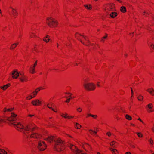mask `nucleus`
<instances>
[{
	"instance_id": "nucleus-7",
	"label": "nucleus",
	"mask_w": 154,
	"mask_h": 154,
	"mask_svg": "<svg viewBox=\"0 0 154 154\" xmlns=\"http://www.w3.org/2000/svg\"><path fill=\"white\" fill-rule=\"evenodd\" d=\"M69 147L71 150L76 154H86L74 145L70 144Z\"/></svg>"
},
{
	"instance_id": "nucleus-12",
	"label": "nucleus",
	"mask_w": 154,
	"mask_h": 154,
	"mask_svg": "<svg viewBox=\"0 0 154 154\" xmlns=\"http://www.w3.org/2000/svg\"><path fill=\"white\" fill-rule=\"evenodd\" d=\"M153 107V105L151 103L147 105L146 106V109L147 112L149 113L154 112Z\"/></svg>"
},
{
	"instance_id": "nucleus-40",
	"label": "nucleus",
	"mask_w": 154,
	"mask_h": 154,
	"mask_svg": "<svg viewBox=\"0 0 154 154\" xmlns=\"http://www.w3.org/2000/svg\"><path fill=\"white\" fill-rule=\"evenodd\" d=\"M67 94L69 95V96L70 97V99H73L75 97L72 96V94L70 93H67Z\"/></svg>"
},
{
	"instance_id": "nucleus-54",
	"label": "nucleus",
	"mask_w": 154,
	"mask_h": 154,
	"mask_svg": "<svg viewBox=\"0 0 154 154\" xmlns=\"http://www.w3.org/2000/svg\"><path fill=\"white\" fill-rule=\"evenodd\" d=\"M138 120H139V121H140L141 122H142V123L143 124H144V122H143V121L140 118H139L138 119Z\"/></svg>"
},
{
	"instance_id": "nucleus-24",
	"label": "nucleus",
	"mask_w": 154,
	"mask_h": 154,
	"mask_svg": "<svg viewBox=\"0 0 154 154\" xmlns=\"http://www.w3.org/2000/svg\"><path fill=\"white\" fill-rule=\"evenodd\" d=\"M98 129H96L95 131H93L91 129H89L88 130V132L89 133L91 134H96L98 132Z\"/></svg>"
},
{
	"instance_id": "nucleus-59",
	"label": "nucleus",
	"mask_w": 154,
	"mask_h": 154,
	"mask_svg": "<svg viewBox=\"0 0 154 154\" xmlns=\"http://www.w3.org/2000/svg\"><path fill=\"white\" fill-rule=\"evenodd\" d=\"M134 33V32H132L130 33V36L131 37H133V36Z\"/></svg>"
},
{
	"instance_id": "nucleus-64",
	"label": "nucleus",
	"mask_w": 154,
	"mask_h": 154,
	"mask_svg": "<svg viewBox=\"0 0 154 154\" xmlns=\"http://www.w3.org/2000/svg\"><path fill=\"white\" fill-rule=\"evenodd\" d=\"M97 154H101L100 152H97Z\"/></svg>"
},
{
	"instance_id": "nucleus-47",
	"label": "nucleus",
	"mask_w": 154,
	"mask_h": 154,
	"mask_svg": "<svg viewBox=\"0 0 154 154\" xmlns=\"http://www.w3.org/2000/svg\"><path fill=\"white\" fill-rule=\"evenodd\" d=\"M5 122V120L4 119L0 118V124Z\"/></svg>"
},
{
	"instance_id": "nucleus-50",
	"label": "nucleus",
	"mask_w": 154,
	"mask_h": 154,
	"mask_svg": "<svg viewBox=\"0 0 154 154\" xmlns=\"http://www.w3.org/2000/svg\"><path fill=\"white\" fill-rule=\"evenodd\" d=\"M106 135L109 137H110L111 135V133L110 132H108L106 133Z\"/></svg>"
},
{
	"instance_id": "nucleus-37",
	"label": "nucleus",
	"mask_w": 154,
	"mask_h": 154,
	"mask_svg": "<svg viewBox=\"0 0 154 154\" xmlns=\"http://www.w3.org/2000/svg\"><path fill=\"white\" fill-rule=\"evenodd\" d=\"M138 137L140 138L142 137H143V134L141 132H136V133Z\"/></svg>"
},
{
	"instance_id": "nucleus-51",
	"label": "nucleus",
	"mask_w": 154,
	"mask_h": 154,
	"mask_svg": "<svg viewBox=\"0 0 154 154\" xmlns=\"http://www.w3.org/2000/svg\"><path fill=\"white\" fill-rule=\"evenodd\" d=\"M49 120L50 121H51V122H53V118H52V117H50L49 118Z\"/></svg>"
},
{
	"instance_id": "nucleus-20",
	"label": "nucleus",
	"mask_w": 154,
	"mask_h": 154,
	"mask_svg": "<svg viewBox=\"0 0 154 154\" xmlns=\"http://www.w3.org/2000/svg\"><path fill=\"white\" fill-rule=\"evenodd\" d=\"M146 91L149 92L151 95H154V90L152 88H148Z\"/></svg>"
},
{
	"instance_id": "nucleus-25",
	"label": "nucleus",
	"mask_w": 154,
	"mask_h": 154,
	"mask_svg": "<svg viewBox=\"0 0 154 154\" xmlns=\"http://www.w3.org/2000/svg\"><path fill=\"white\" fill-rule=\"evenodd\" d=\"M12 14L13 15V16L16 17L17 15V11L15 9H12Z\"/></svg>"
},
{
	"instance_id": "nucleus-6",
	"label": "nucleus",
	"mask_w": 154,
	"mask_h": 154,
	"mask_svg": "<svg viewBox=\"0 0 154 154\" xmlns=\"http://www.w3.org/2000/svg\"><path fill=\"white\" fill-rule=\"evenodd\" d=\"M84 86L85 89L87 91H94L96 88V85L93 83H85Z\"/></svg>"
},
{
	"instance_id": "nucleus-17",
	"label": "nucleus",
	"mask_w": 154,
	"mask_h": 154,
	"mask_svg": "<svg viewBox=\"0 0 154 154\" xmlns=\"http://www.w3.org/2000/svg\"><path fill=\"white\" fill-rule=\"evenodd\" d=\"M82 146L86 151H88V150H90L91 149L90 146L87 143H82Z\"/></svg>"
},
{
	"instance_id": "nucleus-10",
	"label": "nucleus",
	"mask_w": 154,
	"mask_h": 154,
	"mask_svg": "<svg viewBox=\"0 0 154 154\" xmlns=\"http://www.w3.org/2000/svg\"><path fill=\"white\" fill-rule=\"evenodd\" d=\"M46 147L47 146L44 142L42 141L38 143V148L40 151L45 150Z\"/></svg>"
},
{
	"instance_id": "nucleus-63",
	"label": "nucleus",
	"mask_w": 154,
	"mask_h": 154,
	"mask_svg": "<svg viewBox=\"0 0 154 154\" xmlns=\"http://www.w3.org/2000/svg\"><path fill=\"white\" fill-rule=\"evenodd\" d=\"M9 8L10 9H11V11L12 10V9H14L11 6H10L9 7Z\"/></svg>"
},
{
	"instance_id": "nucleus-34",
	"label": "nucleus",
	"mask_w": 154,
	"mask_h": 154,
	"mask_svg": "<svg viewBox=\"0 0 154 154\" xmlns=\"http://www.w3.org/2000/svg\"><path fill=\"white\" fill-rule=\"evenodd\" d=\"M0 154H7V153L4 149H0Z\"/></svg>"
},
{
	"instance_id": "nucleus-4",
	"label": "nucleus",
	"mask_w": 154,
	"mask_h": 154,
	"mask_svg": "<svg viewBox=\"0 0 154 154\" xmlns=\"http://www.w3.org/2000/svg\"><path fill=\"white\" fill-rule=\"evenodd\" d=\"M75 37L84 45L86 46L89 45H90V42L87 37L81 35L78 32L75 33Z\"/></svg>"
},
{
	"instance_id": "nucleus-60",
	"label": "nucleus",
	"mask_w": 154,
	"mask_h": 154,
	"mask_svg": "<svg viewBox=\"0 0 154 154\" xmlns=\"http://www.w3.org/2000/svg\"><path fill=\"white\" fill-rule=\"evenodd\" d=\"M130 125L131 126L134 127L135 126V125L133 123H131L130 124Z\"/></svg>"
},
{
	"instance_id": "nucleus-46",
	"label": "nucleus",
	"mask_w": 154,
	"mask_h": 154,
	"mask_svg": "<svg viewBox=\"0 0 154 154\" xmlns=\"http://www.w3.org/2000/svg\"><path fill=\"white\" fill-rule=\"evenodd\" d=\"M91 113H87L86 115V118H88L90 117H91Z\"/></svg>"
},
{
	"instance_id": "nucleus-18",
	"label": "nucleus",
	"mask_w": 154,
	"mask_h": 154,
	"mask_svg": "<svg viewBox=\"0 0 154 154\" xmlns=\"http://www.w3.org/2000/svg\"><path fill=\"white\" fill-rule=\"evenodd\" d=\"M54 139V137L53 136H49L48 138L45 139V140L49 143L52 142Z\"/></svg>"
},
{
	"instance_id": "nucleus-53",
	"label": "nucleus",
	"mask_w": 154,
	"mask_h": 154,
	"mask_svg": "<svg viewBox=\"0 0 154 154\" xmlns=\"http://www.w3.org/2000/svg\"><path fill=\"white\" fill-rule=\"evenodd\" d=\"M100 82H98L97 83V87H100Z\"/></svg>"
},
{
	"instance_id": "nucleus-57",
	"label": "nucleus",
	"mask_w": 154,
	"mask_h": 154,
	"mask_svg": "<svg viewBox=\"0 0 154 154\" xmlns=\"http://www.w3.org/2000/svg\"><path fill=\"white\" fill-rule=\"evenodd\" d=\"M34 115V114H29L27 116L28 117H32Z\"/></svg>"
},
{
	"instance_id": "nucleus-58",
	"label": "nucleus",
	"mask_w": 154,
	"mask_h": 154,
	"mask_svg": "<svg viewBox=\"0 0 154 154\" xmlns=\"http://www.w3.org/2000/svg\"><path fill=\"white\" fill-rule=\"evenodd\" d=\"M47 107L48 108H49V109H51L52 108V107L51 106H50V105L49 104H48L47 105Z\"/></svg>"
},
{
	"instance_id": "nucleus-61",
	"label": "nucleus",
	"mask_w": 154,
	"mask_h": 154,
	"mask_svg": "<svg viewBox=\"0 0 154 154\" xmlns=\"http://www.w3.org/2000/svg\"><path fill=\"white\" fill-rule=\"evenodd\" d=\"M125 154H131V153L129 152H125Z\"/></svg>"
},
{
	"instance_id": "nucleus-56",
	"label": "nucleus",
	"mask_w": 154,
	"mask_h": 154,
	"mask_svg": "<svg viewBox=\"0 0 154 154\" xmlns=\"http://www.w3.org/2000/svg\"><path fill=\"white\" fill-rule=\"evenodd\" d=\"M151 129L152 131L154 132V124H153V126L151 128Z\"/></svg>"
},
{
	"instance_id": "nucleus-49",
	"label": "nucleus",
	"mask_w": 154,
	"mask_h": 154,
	"mask_svg": "<svg viewBox=\"0 0 154 154\" xmlns=\"http://www.w3.org/2000/svg\"><path fill=\"white\" fill-rule=\"evenodd\" d=\"M131 99H132V97H133L134 93H133V90L131 88Z\"/></svg>"
},
{
	"instance_id": "nucleus-43",
	"label": "nucleus",
	"mask_w": 154,
	"mask_h": 154,
	"mask_svg": "<svg viewBox=\"0 0 154 154\" xmlns=\"http://www.w3.org/2000/svg\"><path fill=\"white\" fill-rule=\"evenodd\" d=\"M149 141L151 145H152L153 144V141L152 139H151V138L149 140Z\"/></svg>"
},
{
	"instance_id": "nucleus-35",
	"label": "nucleus",
	"mask_w": 154,
	"mask_h": 154,
	"mask_svg": "<svg viewBox=\"0 0 154 154\" xmlns=\"http://www.w3.org/2000/svg\"><path fill=\"white\" fill-rule=\"evenodd\" d=\"M143 96L141 95H139L137 97L138 100L140 101H142L143 100Z\"/></svg>"
},
{
	"instance_id": "nucleus-1",
	"label": "nucleus",
	"mask_w": 154,
	"mask_h": 154,
	"mask_svg": "<svg viewBox=\"0 0 154 154\" xmlns=\"http://www.w3.org/2000/svg\"><path fill=\"white\" fill-rule=\"evenodd\" d=\"M14 125L17 130L23 133L25 135L26 133L34 131L37 128L36 126L34 124L25 125L20 122H14Z\"/></svg>"
},
{
	"instance_id": "nucleus-36",
	"label": "nucleus",
	"mask_w": 154,
	"mask_h": 154,
	"mask_svg": "<svg viewBox=\"0 0 154 154\" xmlns=\"http://www.w3.org/2000/svg\"><path fill=\"white\" fill-rule=\"evenodd\" d=\"M110 145L114 147L115 146H116V143L115 141H113L111 142L110 143Z\"/></svg>"
},
{
	"instance_id": "nucleus-52",
	"label": "nucleus",
	"mask_w": 154,
	"mask_h": 154,
	"mask_svg": "<svg viewBox=\"0 0 154 154\" xmlns=\"http://www.w3.org/2000/svg\"><path fill=\"white\" fill-rule=\"evenodd\" d=\"M34 50L35 52L37 53H38L39 52L38 50L37 49V48L35 47Z\"/></svg>"
},
{
	"instance_id": "nucleus-26",
	"label": "nucleus",
	"mask_w": 154,
	"mask_h": 154,
	"mask_svg": "<svg viewBox=\"0 0 154 154\" xmlns=\"http://www.w3.org/2000/svg\"><path fill=\"white\" fill-rule=\"evenodd\" d=\"M117 15V14L116 12H112L110 13V16L111 18H114L116 17Z\"/></svg>"
},
{
	"instance_id": "nucleus-30",
	"label": "nucleus",
	"mask_w": 154,
	"mask_h": 154,
	"mask_svg": "<svg viewBox=\"0 0 154 154\" xmlns=\"http://www.w3.org/2000/svg\"><path fill=\"white\" fill-rule=\"evenodd\" d=\"M68 114L66 112L61 113V116L62 117L65 119H67V116H68Z\"/></svg>"
},
{
	"instance_id": "nucleus-55",
	"label": "nucleus",
	"mask_w": 154,
	"mask_h": 154,
	"mask_svg": "<svg viewBox=\"0 0 154 154\" xmlns=\"http://www.w3.org/2000/svg\"><path fill=\"white\" fill-rule=\"evenodd\" d=\"M70 98H69V99H67L66 101V103H69V102L70 101Z\"/></svg>"
},
{
	"instance_id": "nucleus-39",
	"label": "nucleus",
	"mask_w": 154,
	"mask_h": 154,
	"mask_svg": "<svg viewBox=\"0 0 154 154\" xmlns=\"http://www.w3.org/2000/svg\"><path fill=\"white\" fill-rule=\"evenodd\" d=\"M107 35H106L105 36H103L101 39V41L102 42H104L105 40V39L107 38Z\"/></svg>"
},
{
	"instance_id": "nucleus-38",
	"label": "nucleus",
	"mask_w": 154,
	"mask_h": 154,
	"mask_svg": "<svg viewBox=\"0 0 154 154\" xmlns=\"http://www.w3.org/2000/svg\"><path fill=\"white\" fill-rule=\"evenodd\" d=\"M76 110L78 112L80 113L82 112V109L80 107H79L77 108Z\"/></svg>"
},
{
	"instance_id": "nucleus-14",
	"label": "nucleus",
	"mask_w": 154,
	"mask_h": 154,
	"mask_svg": "<svg viewBox=\"0 0 154 154\" xmlns=\"http://www.w3.org/2000/svg\"><path fill=\"white\" fill-rule=\"evenodd\" d=\"M37 64V61H36L31 66L30 69L29 71L30 73L33 74L35 73V68Z\"/></svg>"
},
{
	"instance_id": "nucleus-19",
	"label": "nucleus",
	"mask_w": 154,
	"mask_h": 154,
	"mask_svg": "<svg viewBox=\"0 0 154 154\" xmlns=\"http://www.w3.org/2000/svg\"><path fill=\"white\" fill-rule=\"evenodd\" d=\"M11 85L10 83H8L3 86H2L0 87V88L4 91L6 90Z\"/></svg>"
},
{
	"instance_id": "nucleus-29",
	"label": "nucleus",
	"mask_w": 154,
	"mask_h": 154,
	"mask_svg": "<svg viewBox=\"0 0 154 154\" xmlns=\"http://www.w3.org/2000/svg\"><path fill=\"white\" fill-rule=\"evenodd\" d=\"M85 7L87 9L90 10L92 8L91 5H84Z\"/></svg>"
},
{
	"instance_id": "nucleus-31",
	"label": "nucleus",
	"mask_w": 154,
	"mask_h": 154,
	"mask_svg": "<svg viewBox=\"0 0 154 154\" xmlns=\"http://www.w3.org/2000/svg\"><path fill=\"white\" fill-rule=\"evenodd\" d=\"M125 117L129 121L131 120L132 119L131 117L128 114L125 115Z\"/></svg>"
},
{
	"instance_id": "nucleus-15",
	"label": "nucleus",
	"mask_w": 154,
	"mask_h": 154,
	"mask_svg": "<svg viewBox=\"0 0 154 154\" xmlns=\"http://www.w3.org/2000/svg\"><path fill=\"white\" fill-rule=\"evenodd\" d=\"M20 73L21 72H18L17 70H14L12 72L11 75L12 76V77L13 79H17L18 76L19 77Z\"/></svg>"
},
{
	"instance_id": "nucleus-16",
	"label": "nucleus",
	"mask_w": 154,
	"mask_h": 154,
	"mask_svg": "<svg viewBox=\"0 0 154 154\" xmlns=\"http://www.w3.org/2000/svg\"><path fill=\"white\" fill-rule=\"evenodd\" d=\"M17 115L14 113H11V116L8 118L7 120L10 121H13L16 119Z\"/></svg>"
},
{
	"instance_id": "nucleus-48",
	"label": "nucleus",
	"mask_w": 154,
	"mask_h": 154,
	"mask_svg": "<svg viewBox=\"0 0 154 154\" xmlns=\"http://www.w3.org/2000/svg\"><path fill=\"white\" fill-rule=\"evenodd\" d=\"M90 81L89 79L88 78L85 79V83H87V82L88 81Z\"/></svg>"
},
{
	"instance_id": "nucleus-32",
	"label": "nucleus",
	"mask_w": 154,
	"mask_h": 154,
	"mask_svg": "<svg viewBox=\"0 0 154 154\" xmlns=\"http://www.w3.org/2000/svg\"><path fill=\"white\" fill-rule=\"evenodd\" d=\"M75 128L77 129H80L81 127V125L78 123H76L75 125Z\"/></svg>"
},
{
	"instance_id": "nucleus-22",
	"label": "nucleus",
	"mask_w": 154,
	"mask_h": 154,
	"mask_svg": "<svg viewBox=\"0 0 154 154\" xmlns=\"http://www.w3.org/2000/svg\"><path fill=\"white\" fill-rule=\"evenodd\" d=\"M51 39L50 36L47 35L43 38V40L46 43L48 42Z\"/></svg>"
},
{
	"instance_id": "nucleus-2",
	"label": "nucleus",
	"mask_w": 154,
	"mask_h": 154,
	"mask_svg": "<svg viewBox=\"0 0 154 154\" xmlns=\"http://www.w3.org/2000/svg\"><path fill=\"white\" fill-rule=\"evenodd\" d=\"M64 142L60 138H58L56 141V143L54 146L55 150L58 152L63 151L65 149Z\"/></svg>"
},
{
	"instance_id": "nucleus-8",
	"label": "nucleus",
	"mask_w": 154,
	"mask_h": 154,
	"mask_svg": "<svg viewBox=\"0 0 154 154\" xmlns=\"http://www.w3.org/2000/svg\"><path fill=\"white\" fill-rule=\"evenodd\" d=\"M29 133H26L25 135V137L27 139H29L30 138H39L41 136L37 133H32L30 135H28Z\"/></svg>"
},
{
	"instance_id": "nucleus-28",
	"label": "nucleus",
	"mask_w": 154,
	"mask_h": 154,
	"mask_svg": "<svg viewBox=\"0 0 154 154\" xmlns=\"http://www.w3.org/2000/svg\"><path fill=\"white\" fill-rule=\"evenodd\" d=\"M110 150L112 151V153L113 154H118V152L117 150L113 149V148H110Z\"/></svg>"
},
{
	"instance_id": "nucleus-62",
	"label": "nucleus",
	"mask_w": 154,
	"mask_h": 154,
	"mask_svg": "<svg viewBox=\"0 0 154 154\" xmlns=\"http://www.w3.org/2000/svg\"><path fill=\"white\" fill-rule=\"evenodd\" d=\"M0 14H1V16L2 17L3 16V15L2 14V11H1V9H0Z\"/></svg>"
},
{
	"instance_id": "nucleus-13",
	"label": "nucleus",
	"mask_w": 154,
	"mask_h": 154,
	"mask_svg": "<svg viewBox=\"0 0 154 154\" xmlns=\"http://www.w3.org/2000/svg\"><path fill=\"white\" fill-rule=\"evenodd\" d=\"M32 105L35 106H38L41 105L42 102V101L38 99H35L31 102Z\"/></svg>"
},
{
	"instance_id": "nucleus-44",
	"label": "nucleus",
	"mask_w": 154,
	"mask_h": 154,
	"mask_svg": "<svg viewBox=\"0 0 154 154\" xmlns=\"http://www.w3.org/2000/svg\"><path fill=\"white\" fill-rule=\"evenodd\" d=\"M91 117L93 118L94 119H96L97 116L96 115H93L91 114Z\"/></svg>"
},
{
	"instance_id": "nucleus-23",
	"label": "nucleus",
	"mask_w": 154,
	"mask_h": 154,
	"mask_svg": "<svg viewBox=\"0 0 154 154\" xmlns=\"http://www.w3.org/2000/svg\"><path fill=\"white\" fill-rule=\"evenodd\" d=\"M14 108H4L3 110V112H8L12 111L14 110Z\"/></svg>"
},
{
	"instance_id": "nucleus-41",
	"label": "nucleus",
	"mask_w": 154,
	"mask_h": 154,
	"mask_svg": "<svg viewBox=\"0 0 154 154\" xmlns=\"http://www.w3.org/2000/svg\"><path fill=\"white\" fill-rule=\"evenodd\" d=\"M74 117V116H70V115H69L68 114V116H67V119H72Z\"/></svg>"
},
{
	"instance_id": "nucleus-21",
	"label": "nucleus",
	"mask_w": 154,
	"mask_h": 154,
	"mask_svg": "<svg viewBox=\"0 0 154 154\" xmlns=\"http://www.w3.org/2000/svg\"><path fill=\"white\" fill-rule=\"evenodd\" d=\"M19 42H17L16 43H14L11 45L10 49L11 50H13L15 49V48L17 46V45L19 44Z\"/></svg>"
},
{
	"instance_id": "nucleus-3",
	"label": "nucleus",
	"mask_w": 154,
	"mask_h": 154,
	"mask_svg": "<svg viewBox=\"0 0 154 154\" xmlns=\"http://www.w3.org/2000/svg\"><path fill=\"white\" fill-rule=\"evenodd\" d=\"M46 23L49 27L51 28L56 27L58 25V23L57 20L51 16L47 17Z\"/></svg>"
},
{
	"instance_id": "nucleus-42",
	"label": "nucleus",
	"mask_w": 154,
	"mask_h": 154,
	"mask_svg": "<svg viewBox=\"0 0 154 154\" xmlns=\"http://www.w3.org/2000/svg\"><path fill=\"white\" fill-rule=\"evenodd\" d=\"M150 47L151 49H154V44L152 43H151Z\"/></svg>"
},
{
	"instance_id": "nucleus-45",
	"label": "nucleus",
	"mask_w": 154,
	"mask_h": 154,
	"mask_svg": "<svg viewBox=\"0 0 154 154\" xmlns=\"http://www.w3.org/2000/svg\"><path fill=\"white\" fill-rule=\"evenodd\" d=\"M51 109L52 110H53L54 112H57L58 111H57V109L56 108H52Z\"/></svg>"
},
{
	"instance_id": "nucleus-5",
	"label": "nucleus",
	"mask_w": 154,
	"mask_h": 154,
	"mask_svg": "<svg viewBox=\"0 0 154 154\" xmlns=\"http://www.w3.org/2000/svg\"><path fill=\"white\" fill-rule=\"evenodd\" d=\"M44 88L42 87H40L35 89L31 94L29 95L26 97L27 100H30L31 99L35 97L37 94V93L41 90L44 89Z\"/></svg>"
},
{
	"instance_id": "nucleus-27",
	"label": "nucleus",
	"mask_w": 154,
	"mask_h": 154,
	"mask_svg": "<svg viewBox=\"0 0 154 154\" xmlns=\"http://www.w3.org/2000/svg\"><path fill=\"white\" fill-rule=\"evenodd\" d=\"M120 11L122 12L123 13H125L127 11L125 7L124 6H122L120 8Z\"/></svg>"
},
{
	"instance_id": "nucleus-11",
	"label": "nucleus",
	"mask_w": 154,
	"mask_h": 154,
	"mask_svg": "<svg viewBox=\"0 0 154 154\" xmlns=\"http://www.w3.org/2000/svg\"><path fill=\"white\" fill-rule=\"evenodd\" d=\"M19 79L20 80L23 82H25L28 81V77L24 75L23 73L21 72L20 73Z\"/></svg>"
},
{
	"instance_id": "nucleus-33",
	"label": "nucleus",
	"mask_w": 154,
	"mask_h": 154,
	"mask_svg": "<svg viewBox=\"0 0 154 154\" xmlns=\"http://www.w3.org/2000/svg\"><path fill=\"white\" fill-rule=\"evenodd\" d=\"M30 37L31 38H35L37 37L36 34L34 33H30Z\"/></svg>"
},
{
	"instance_id": "nucleus-9",
	"label": "nucleus",
	"mask_w": 154,
	"mask_h": 154,
	"mask_svg": "<svg viewBox=\"0 0 154 154\" xmlns=\"http://www.w3.org/2000/svg\"><path fill=\"white\" fill-rule=\"evenodd\" d=\"M104 8L106 11H114L115 9V5L113 3L107 4L105 5Z\"/></svg>"
}]
</instances>
